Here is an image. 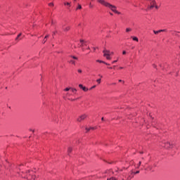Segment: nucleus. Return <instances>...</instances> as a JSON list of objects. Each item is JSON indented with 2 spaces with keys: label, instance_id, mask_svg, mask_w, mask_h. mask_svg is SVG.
<instances>
[{
  "label": "nucleus",
  "instance_id": "nucleus-27",
  "mask_svg": "<svg viewBox=\"0 0 180 180\" xmlns=\"http://www.w3.org/2000/svg\"><path fill=\"white\" fill-rule=\"evenodd\" d=\"M115 63H117V60H114L112 62V64H115Z\"/></svg>",
  "mask_w": 180,
  "mask_h": 180
},
{
  "label": "nucleus",
  "instance_id": "nucleus-4",
  "mask_svg": "<svg viewBox=\"0 0 180 180\" xmlns=\"http://www.w3.org/2000/svg\"><path fill=\"white\" fill-rule=\"evenodd\" d=\"M165 148H172V144H171V143H169V142H167L165 144Z\"/></svg>",
  "mask_w": 180,
  "mask_h": 180
},
{
  "label": "nucleus",
  "instance_id": "nucleus-8",
  "mask_svg": "<svg viewBox=\"0 0 180 180\" xmlns=\"http://www.w3.org/2000/svg\"><path fill=\"white\" fill-rule=\"evenodd\" d=\"M63 4H64L65 6H69V8H70V6H71V2L65 1Z\"/></svg>",
  "mask_w": 180,
  "mask_h": 180
},
{
  "label": "nucleus",
  "instance_id": "nucleus-47",
  "mask_svg": "<svg viewBox=\"0 0 180 180\" xmlns=\"http://www.w3.org/2000/svg\"><path fill=\"white\" fill-rule=\"evenodd\" d=\"M89 49H90V48H89V47L87 48V49L89 50Z\"/></svg>",
  "mask_w": 180,
  "mask_h": 180
},
{
  "label": "nucleus",
  "instance_id": "nucleus-41",
  "mask_svg": "<svg viewBox=\"0 0 180 180\" xmlns=\"http://www.w3.org/2000/svg\"><path fill=\"white\" fill-rule=\"evenodd\" d=\"M98 77H101V78H102V77H103V76H102V75H98Z\"/></svg>",
  "mask_w": 180,
  "mask_h": 180
},
{
  "label": "nucleus",
  "instance_id": "nucleus-49",
  "mask_svg": "<svg viewBox=\"0 0 180 180\" xmlns=\"http://www.w3.org/2000/svg\"><path fill=\"white\" fill-rule=\"evenodd\" d=\"M101 120H103V117L101 118Z\"/></svg>",
  "mask_w": 180,
  "mask_h": 180
},
{
  "label": "nucleus",
  "instance_id": "nucleus-35",
  "mask_svg": "<svg viewBox=\"0 0 180 180\" xmlns=\"http://www.w3.org/2000/svg\"><path fill=\"white\" fill-rule=\"evenodd\" d=\"M71 94H70L69 93L67 94V96H70Z\"/></svg>",
  "mask_w": 180,
  "mask_h": 180
},
{
  "label": "nucleus",
  "instance_id": "nucleus-21",
  "mask_svg": "<svg viewBox=\"0 0 180 180\" xmlns=\"http://www.w3.org/2000/svg\"><path fill=\"white\" fill-rule=\"evenodd\" d=\"M72 92H75V94H77V89H72Z\"/></svg>",
  "mask_w": 180,
  "mask_h": 180
},
{
  "label": "nucleus",
  "instance_id": "nucleus-1",
  "mask_svg": "<svg viewBox=\"0 0 180 180\" xmlns=\"http://www.w3.org/2000/svg\"><path fill=\"white\" fill-rule=\"evenodd\" d=\"M97 2H98V4H101V5L105 6V8H108V9H110V11L114 12V13H117V15H120L121 13L116 10L117 9V7H116V6L110 4V3L105 0H97Z\"/></svg>",
  "mask_w": 180,
  "mask_h": 180
},
{
  "label": "nucleus",
  "instance_id": "nucleus-2",
  "mask_svg": "<svg viewBox=\"0 0 180 180\" xmlns=\"http://www.w3.org/2000/svg\"><path fill=\"white\" fill-rule=\"evenodd\" d=\"M85 119H86V115H82L77 118V122H82V120H85Z\"/></svg>",
  "mask_w": 180,
  "mask_h": 180
},
{
  "label": "nucleus",
  "instance_id": "nucleus-37",
  "mask_svg": "<svg viewBox=\"0 0 180 180\" xmlns=\"http://www.w3.org/2000/svg\"><path fill=\"white\" fill-rule=\"evenodd\" d=\"M89 6L92 8V4L90 3Z\"/></svg>",
  "mask_w": 180,
  "mask_h": 180
},
{
  "label": "nucleus",
  "instance_id": "nucleus-7",
  "mask_svg": "<svg viewBox=\"0 0 180 180\" xmlns=\"http://www.w3.org/2000/svg\"><path fill=\"white\" fill-rule=\"evenodd\" d=\"M162 32H167V30H160L158 31L153 30V33L155 34H158V33H161Z\"/></svg>",
  "mask_w": 180,
  "mask_h": 180
},
{
  "label": "nucleus",
  "instance_id": "nucleus-18",
  "mask_svg": "<svg viewBox=\"0 0 180 180\" xmlns=\"http://www.w3.org/2000/svg\"><path fill=\"white\" fill-rule=\"evenodd\" d=\"M70 64H73L74 65H75V61L71 60L70 61Z\"/></svg>",
  "mask_w": 180,
  "mask_h": 180
},
{
  "label": "nucleus",
  "instance_id": "nucleus-50",
  "mask_svg": "<svg viewBox=\"0 0 180 180\" xmlns=\"http://www.w3.org/2000/svg\"><path fill=\"white\" fill-rule=\"evenodd\" d=\"M110 68V70H112V68Z\"/></svg>",
  "mask_w": 180,
  "mask_h": 180
},
{
  "label": "nucleus",
  "instance_id": "nucleus-17",
  "mask_svg": "<svg viewBox=\"0 0 180 180\" xmlns=\"http://www.w3.org/2000/svg\"><path fill=\"white\" fill-rule=\"evenodd\" d=\"M77 9H82V6H81V4H78Z\"/></svg>",
  "mask_w": 180,
  "mask_h": 180
},
{
  "label": "nucleus",
  "instance_id": "nucleus-52",
  "mask_svg": "<svg viewBox=\"0 0 180 180\" xmlns=\"http://www.w3.org/2000/svg\"><path fill=\"white\" fill-rule=\"evenodd\" d=\"M141 154H143V152H141Z\"/></svg>",
  "mask_w": 180,
  "mask_h": 180
},
{
  "label": "nucleus",
  "instance_id": "nucleus-53",
  "mask_svg": "<svg viewBox=\"0 0 180 180\" xmlns=\"http://www.w3.org/2000/svg\"><path fill=\"white\" fill-rule=\"evenodd\" d=\"M114 67V68H115V67H116V66H113Z\"/></svg>",
  "mask_w": 180,
  "mask_h": 180
},
{
  "label": "nucleus",
  "instance_id": "nucleus-6",
  "mask_svg": "<svg viewBox=\"0 0 180 180\" xmlns=\"http://www.w3.org/2000/svg\"><path fill=\"white\" fill-rule=\"evenodd\" d=\"M79 87L81 89H83V91L84 92H86L88 91V88L84 86L82 84H79Z\"/></svg>",
  "mask_w": 180,
  "mask_h": 180
},
{
  "label": "nucleus",
  "instance_id": "nucleus-22",
  "mask_svg": "<svg viewBox=\"0 0 180 180\" xmlns=\"http://www.w3.org/2000/svg\"><path fill=\"white\" fill-rule=\"evenodd\" d=\"M49 6H54V4L53 3H49Z\"/></svg>",
  "mask_w": 180,
  "mask_h": 180
},
{
  "label": "nucleus",
  "instance_id": "nucleus-31",
  "mask_svg": "<svg viewBox=\"0 0 180 180\" xmlns=\"http://www.w3.org/2000/svg\"><path fill=\"white\" fill-rule=\"evenodd\" d=\"M94 88H96V85L93 86L91 87V89H94Z\"/></svg>",
  "mask_w": 180,
  "mask_h": 180
},
{
  "label": "nucleus",
  "instance_id": "nucleus-20",
  "mask_svg": "<svg viewBox=\"0 0 180 180\" xmlns=\"http://www.w3.org/2000/svg\"><path fill=\"white\" fill-rule=\"evenodd\" d=\"M107 180H117V179L115 177H111L110 179H108Z\"/></svg>",
  "mask_w": 180,
  "mask_h": 180
},
{
  "label": "nucleus",
  "instance_id": "nucleus-29",
  "mask_svg": "<svg viewBox=\"0 0 180 180\" xmlns=\"http://www.w3.org/2000/svg\"><path fill=\"white\" fill-rule=\"evenodd\" d=\"M89 129H90V130H95V128H94V127H90Z\"/></svg>",
  "mask_w": 180,
  "mask_h": 180
},
{
  "label": "nucleus",
  "instance_id": "nucleus-48",
  "mask_svg": "<svg viewBox=\"0 0 180 180\" xmlns=\"http://www.w3.org/2000/svg\"><path fill=\"white\" fill-rule=\"evenodd\" d=\"M75 2H77V0H74Z\"/></svg>",
  "mask_w": 180,
  "mask_h": 180
},
{
  "label": "nucleus",
  "instance_id": "nucleus-46",
  "mask_svg": "<svg viewBox=\"0 0 180 180\" xmlns=\"http://www.w3.org/2000/svg\"><path fill=\"white\" fill-rule=\"evenodd\" d=\"M32 178L34 179V178H36V176H34Z\"/></svg>",
  "mask_w": 180,
  "mask_h": 180
},
{
  "label": "nucleus",
  "instance_id": "nucleus-10",
  "mask_svg": "<svg viewBox=\"0 0 180 180\" xmlns=\"http://www.w3.org/2000/svg\"><path fill=\"white\" fill-rule=\"evenodd\" d=\"M49 35H46V37H44V41H43L44 44L46 43V41H47V38H49Z\"/></svg>",
  "mask_w": 180,
  "mask_h": 180
},
{
  "label": "nucleus",
  "instance_id": "nucleus-11",
  "mask_svg": "<svg viewBox=\"0 0 180 180\" xmlns=\"http://www.w3.org/2000/svg\"><path fill=\"white\" fill-rule=\"evenodd\" d=\"M131 37L134 41H139V38H137V37Z\"/></svg>",
  "mask_w": 180,
  "mask_h": 180
},
{
  "label": "nucleus",
  "instance_id": "nucleus-42",
  "mask_svg": "<svg viewBox=\"0 0 180 180\" xmlns=\"http://www.w3.org/2000/svg\"><path fill=\"white\" fill-rule=\"evenodd\" d=\"M120 70H123V68L122 67L120 68Z\"/></svg>",
  "mask_w": 180,
  "mask_h": 180
},
{
  "label": "nucleus",
  "instance_id": "nucleus-36",
  "mask_svg": "<svg viewBox=\"0 0 180 180\" xmlns=\"http://www.w3.org/2000/svg\"><path fill=\"white\" fill-rule=\"evenodd\" d=\"M70 101H75V99L71 98V99H70Z\"/></svg>",
  "mask_w": 180,
  "mask_h": 180
},
{
  "label": "nucleus",
  "instance_id": "nucleus-16",
  "mask_svg": "<svg viewBox=\"0 0 180 180\" xmlns=\"http://www.w3.org/2000/svg\"><path fill=\"white\" fill-rule=\"evenodd\" d=\"M70 57H71L72 58H73L74 60H78V58H77V56H70Z\"/></svg>",
  "mask_w": 180,
  "mask_h": 180
},
{
  "label": "nucleus",
  "instance_id": "nucleus-54",
  "mask_svg": "<svg viewBox=\"0 0 180 180\" xmlns=\"http://www.w3.org/2000/svg\"><path fill=\"white\" fill-rule=\"evenodd\" d=\"M122 180H124V179H122Z\"/></svg>",
  "mask_w": 180,
  "mask_h": 180
},
{
  "label": "nucleus",
  "instance_id": "nucleus-25",
  "mask_svg": "<svg viewBox=\"0 0 180 180\" xmlns=\"http://www.w3.org/2000/svg\"><path fill=\"white\" fill-rule=\"evenodd\" d=\"M96 82H98V84H101V79H97Z\"/></svg>",
  "mask_w": 180,
  "mask_h": 180
},
{
  "label": "nucleus",
  "instance_id": "nucleus-5",
  "mask_svg": "<svg viewBox=\"0 0 180 180\" xmlns=\"http://www.w3.org/2000/svg\"><path fill=\"white\" fill-rule=\"evenodd\" d=\"M84 46H86V41L82 40V39H80V45L79 46L80 47H84Z\"/></svg>",
  "mask_w": 180,
  "mask_h": 180
},
{
  "label": "nucleus",
  "instance_id": "nucleus-9",
  "mask_svg": "<svg viewBox=\"0 0 180 180\" xmlns=\"http://www.w3.org/2000/svg\"><path fill=\"white\" fill-rule=\"evenodd\" d=\"M96 62L97 63H103V64H106V65H109V64L106 63L105 61H103V60H97Z\"/></svg>",
  "mask_w": 180,
  "mask_h": 180
},
{
  "label": "nucleus",
  "instance_id": "nucleus-40",
  "mask_svg": "<svg viewBox=\"0 0 180 180\" xmlns=\"http://www.w3.org/2000/svg\"><path fill=\"white\" fill-rule=\"evenodd\" d=\"M82 51H85V49L82 48Z\"/></svg>",
  "mask_w": 180,
  "mask_h": 180
},
{
  "label": "nucleus",
  "instance_id": "nucleus-15",
  "mask_svg": "<svg viewBox=\"0 0 180 180\" xmlns=\"http://www.w3.org/2000/svg\"><path fill=\"white\" fill-rule=\"evenodd\" d=\"M106 57L107 60H112V58H110V55H108Z\"/></svg>",
  "mask_w": 180,
  "mask_h": 180
},
{
  "label": "nucleus",
  "instance_id": "nucleus-19",
  "mask_svg": "<svg viewBox=\"0 0 180 180\" xmlns=\"http://www.w3.org/2000/svg\"><path fill=\"white\" fill-rule=\"evenodd\" d=\"M72 151V148H68V153H71Z\"/></svg>",
  "mask_w": 180,
  "mask_h": 180
},
{
  "label": "nucleus",
  "instance_id": "nucleus-13",
  "mask_svg": "<svg viewBox=\"0 0 180 180\" xmlns=\"http://www.w3.org/2000/svg\"><path fill=\"white\" fill-rule=\"evenodd\" d=\"M22 36V33H20L17 37L15 38V40H19V37H20Z\"/></svg>",
  "mask_w": 180,
  "mask_h": 180
},
{
  "label": "nucleus",
  "instance_id": "nucleus-23",
  "mask_svg": "<svg viewBox=\"0 0 180 180\" xmlns=\"http://www.w3.org/2000/svg\"><path fill=\"white\" fill-rule=\"evenodd\" d=\"M70 89H71V88H66V89H64V91H70Z\"/></svg>",
  "mask_w": 180,
  "mask_h": 180
},
{
  "label": "nucleus",
  "instance_id": "nucleus-34",
  "mask_svg": "<svg viewBox=\"0 0 180 180\" xmlns=\"http://www.w3.org/2000/svg\"><path fill=\"white\" fill-rule=\"evenodd\" d=\"M131 176H129L128 179H131Z\"/></svg>",
  "mask_w": 180,
  "mask_h": 180
},
{
  "label": "nucleus",
  "instance_id": "nucleus-44",
  "mask_svg": "<svg viewBox=\"0 0 180 180\" xmlns=\"http://www.w3.org/2000/svg\"><path fill=\"white\" fill-rule=\"evenodd\" d=\"M54 34H56V32H53V36H54Z\"/></svg>",
  "mask_w": 180,
  "mask_h": 180
},
{
  "label": "nucleus",
  "instance_id": "nucleus-26",
  "mask_svg": "<svg viewBox=\"0 0 180 180\" xmlns=\"http://www.w3.org/2000/svg\"><path fill=\"white\" fill-rule=\"evenodd\" d=\"M154 8H155V9H158V6L155 4Z\"/></svg>",
  "mask_w": 180,
  "mask_h": 180
},
{
  "label": "nucleus",
  "instance_id": "nucleus-14",
  "mask_svg": "<svg viewBox=\"0 0 180 180\" xmlns=\"http://www.w3.org/2000/svg\"><path fill=\"white\" fill-rule=\"evenodd\" d=\"M129 32H131V28H126V32L129 33Z\"/></svg>",
  "mask_w": 180,
  "mask_h": 180
},
{
  "label": "nucleus",
  "instance_id": "nucleus-51",
  "mask_svg": "<svg viewBox=\"0 0 180 180\" xmlns=\"http://www.w3.org/2000/svg\"><path fill=\"white\" fill-rule=\"evenodd\" d=\"M94 50H96V48H94Z\"/></svg>",
  "mask_w": 180,
  "mask_h": 180
},
{
  "label": "nucleus",
  "instance_id": "nucleus-32",
  "mask_svg": "<svg viewBox=\"0 0 180 180\" xmlns=\"http://www.w3.org/2000/svg\"><path fill=\"white\" fill-rule=\"evenodd\" d=\"M134 174H140V171H136Z\"/></svg>",
  "mask_w": 180,
  "mask_h": 180
},
{
  "label": "nucleus",
  "instance_id": "nucleus-30",
  "mask_svg": "<svg viewBox=\"0 0 180 180\" xmlns=\"http://www.w3.org/2000/svg\"><path fill=\"white\" fill-rule=\"evenodd\" d=\"M86 130L87 131H89V130H91V129H90V128H86Z\"/></svg>",
  "mask_w": 180,
  "mask_h": 180
},
{
  "label": "nucleus",
  "instance_id": "nucleus-33",
  "mask_svg": "<svg viewBox=\"0 0 180 180\" xmlns=\"http://www.w3.org/2000/svg\"><path fill=\"white\" fill-rule=\"evenodd\" d=\"M122 54H126V51H123Z\"/></svg>",
  "mask_w": 180,
  "mask_h": 180
},
{
  "label": "nucleus",
  "instance_id": "nucleus-28",
  "mask_svg": "<svg viewBox=\"0 0 180 180\" xmlns=\"http://www.w3.org/2000/svg\"><path fill=\"white\" fill-rule=\"evenodd\" d=\"M141 165V162H139V165H138V168Z\"/></svg>",
  "mask_w": 180,
  "mask_h": 180
},
{
  "label": "nucleus",
  "instance_id": "nucleus-24",
  "mask_svg": "<svg viewBox=\"0 0 180 180\" xmlns=\"http://www.w3.org/2000/svg\"><path fill=\"white\" fill-rule=\"evenodd\" d=\"M78 72L79 73V74H81L82 72V70H81V69H78Z\"/></svg>",
  "mask_w": 180,
  "mask_h": 180
},
{
  "label": "nucleus",
  "instance_id": "nucleus-38",
  "mask_svg": "<svg viewBox=\"0 0 180 180\" xmlns=\"http://www.w3.org/2000/svg\"><path fill=\"white\" fill-rule=\"evenodd\" d=\"M110 15L111 16H113V13H110Z\"/></svg>",
  "mask_w": 180,
  "mask_h": 180
},
{
  "label": "nucleus",
  "instance_id": "nucleus-45",
  "mask_svg": "<svg viewBox=\"0 0 180 180\" xmlns=\"http://www.w3.org/2000/svg\"><path fill=\"white\" fill-rule=\"evenodd\" d=\"M119 82H122V79H120V80H119Z\"/></svg>",
  "mask_w": 180,
  "mask_h": 180
},
{
  "label": "nucleus",
  "instance_id": "nucleus-39",
  "mask_svg": "<svg viewBox=\"0 0 180 180\" xmlns=\"http://www.w3.org/2000/svg\"><path fill=\"white\" fill-rule=\"evenodd\" d=\"M51 24H52V25H54V21L52 20V21H51Z\"/></svg>",
  "mask_w": 180,
  "mask_h": 180
},
{
  "label": "nucleus",
  "instance_id": "nucleus-12",
  "mask_svg": "<svg viewBox=\"0 0 180 180\" xmlns=\"http://www.w3.org/2000/svg\"><path fill=\"white\" fill-rule=\"evenodd\" d=\"M64 32H68V30H70V27H65V28H63Z\"/></svg>",
  "mask_w": 180,
  "mask_h": 180
},
{
  "label": "nucleus",
  "instance_id": "nucleus-3",
  "mask_svg": "<svg viewBox=\"0 0 180 180\" xmlns=\"http://www.w3.org/2000/svg\"><path fill=\"white\" fill-rule=\"evenodd\" d=\"M103 56L106 57L107 56H110V51L107 50L106 49H104V50L103 51Z\"/></svg>",
  "mask_w": 180,
  "mask_h": 180
},
{
  "label": "nucleus",
  "instance_id": "nucleus-43",
  "mask_svg": "<svg viewBox=\"0 0 180 180\" xmlns=\"http://www.w3.org/2000/svg\"><path fill=\"white\" fill-rule=\"evenodd\" d=\"M112 54H113V52H110V56H112Z\"/></svg>",
  "mask_w": 180,
  "mask_h": 180
}]
</instances>
